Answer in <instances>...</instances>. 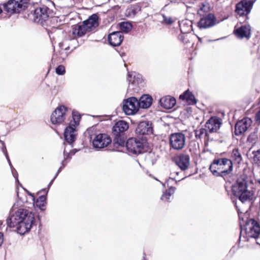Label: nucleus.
<instances>
[{
	"label": "nucleus",
	"instance_id": "50",
	"mask_svg": "<svg viewBox=\"0 0 260 260\" xmlns=\"http://www.w3.org/2000/svg\"><path fill=\"white\" fill-rule=\"evenodd\" d=\"M3 222L2 221H0V225H2Z\"/></svg>",
	"mask_w": 260,
	"mask_h": 260
},
{
	"label": "nucleus",
	"instance_id": "46",
	"mask_svg": "<svg viewBox=\"0 0 260 260\" xmlns=\"http://www.w3.org/2000/svg\"><path fill=\"white\" fill-rule=\"evenodd\" d=\"M229 169H230V168L228 166H222L221 167L220 170L224 171V170H228Z\"/></svg>",
	"mask_w": 260,
	"mask_h": 260
},
{
	"label": "nucleus",
	"instance_id": "5",
	"mask_svg": "<svg viewBox=\"0 0 260 260\" xmlns=\"http://www.w3.org/2000/svg\"><path fill=\"white\" fill-rule=\"evenodd\" d=\"M125 145L129 153L138 155L146 151L147 140L145 138H131L127 140Z\"/></svg>",
	"mask_w": 260,
	"mask_h": 260
},
{
	"label": "nucleus",
	"instance_id": "20",
	"mask_svg": "<svg viewBox=\"0 0 260 260\" xmlns=\"http://www.w3.org/2000/svg\"><path fill=\"white\" fill-rule=\"evenodd\" d=\"M123 39V36L121 31H114L110 34L108 40L112 46H119Z\"/></svg>",
	"mask_w": 260,
	"mask_h": 260
},
{
	"label": "nucleus",
	"instance_id": "23",
	"mask_svg": "<svg viewBox=\"0 0 260 260\" xmlns=\"http://www.w3.org/2000/svg\"><path fill=\"white\" fill-rule=\"evenodd\" d=\"M99 17L96 14L91 15L88 19L83 21V23L89 31H92L99 25Z\"/></svg>",
	"mask_w": 260,
	"mask_h": 260
},
{
	"label": "nucleus",
	"instance_id": "1",
	"mask_svg": "<svg viewBox=\"0 0 260 260\" xmlns=\"http://www.w3.org/2000/svg\"><path fill=\"white\" fill-rule=\"evenodd\" d=\"M233 194L242 203H251L254 195L253 191L248 188V181L245 177L239 178L232 185Z\"/></svg>",
	"mask_w": 260,
	"mask_h": 260
},
{
	"label": "nucleus",
	"instance_id": "45",
	"mask_svg": "<svg viewBox=\"0 0 260 260\" xmlns=\"http://www.w3.org/2000/svg\"><path fill=\"white\" fill-rule=\"evenodd\" d=\"M56 178L54 177L51 180V181L50 182V183H49L48 185V189L47 190H46V192L47 193L48 192V190L49 189V188L51 187V186L52 185L53 181H54V180Z\"/></svg>",
	"mask_w": 260,
	"mask_h": 260
},
{
	"label": "nucleus",
	"instance_id": "10",
	"mask_svg": "<svg viewBox=\"0 0 260 260\" xmlns=\"http://www.w3.org/2000/svg\"><path fill=\"white\" fill-rule=\"evenodd\" d=\"M51 12V10L45 6L36 8L33 14L34 21L43 25L44 23L48 19Z\"/></svg>",
	"mask_w": 260,
	"mask_h": 260
},
{
	"label": "nucleus",
	"instance_id": "51",
	"mask_svg": "<svg viewBox=\"0 0 260 260\" xmlns=\"http://www.w3.org/2000/svg\"><path fill=\"white\" fill-rule=\"evenodd\" d=\"M30 195L32 196V197H34V196H32L31 193H29Z\"/></svg>",
	"mask_w": 260,
	"mask_h": 260
},
{
	"label": "nucleus",
	"instance_id": "7",
	"mask_svg": "<svg viewBox=\"0 0 260 260\" xmlns=\"http://www.w3.org/2000/svg\"><path fill=\"white\" fill-rule=\"evenodd\" d=\"M169 142L171 148L175 150H180L185 145L186 137L181 132L173 133L170 136Z\"/></svg>",
	"mask_w": 260,
	"mask_h": 260
},
{
	"label": "nucleus",
	"instance_id": "13",
	"mask_svg": "<svg viewBox=\"0 0 260 260\" xmlns=\"http://www.w3.org/2000/svg\"><path fill=\"white\" fill-rule=\"evenodd\" d=\"M253 2L251 0H242L236 5L235 12L240 16H247L253 7Z\"/></svg>",
	"mask_w": 260,
	"mask_h": 260
},
{
	"label": "nucleus",
	"instance_id": "17",
	"mask_svg": "<svg viewBox=\"0 0 260 260\" xmlns=\"http://www.w3.org/2000/svg\"><path fill=\"white\" fill-rule=\"evenodd\" d=\"M222 124L221 119L218 117H211L206 122L205 127L210 133L217 132Z\"/></svg>",
	"mask_w": 260,
	"mask_h": 260
},
{
	"label": "nucleus",
	"instance_id": "22",
	"mask_svg": "<svg viewBox=\"0 0 260 260\" xmlns=\"http://www.w3.org/2000/svg\"><path fill=\"white\" fill-rule=\"evenodd\" d=\"M236 36L240 39H249L251 35V27L249 25H243L234 30Z\"/></svg>",
	"mask_w": 260,
	"mask_h": 260
},
{
	"label": "nucleus",
	"instance_id": "52",
	"mask_svg": "<svg viewBox=\"0 0 260 260\" xmlns=\"http://www.w3.org/2000/svg\"><path fill=\"white\" fill-rule=\"evenodd\" d=\"M258 182L260 184V179L258 180Z\"/></svg>",
	"mask_w": 260,
	"mask_h": 260
},
{
	"label": "nucleus",
	"instance_id": "35",
	"mask_svg": "<svg viewBox=\"0 0 260 260\" xmlns=\"http://www.w3.org/2000/svg\"><path fill=\"white\" fill-rule=\"evenodd\" d=\"M236 208H237V211L238 212L239 218V219L240 220V227H241V232H240V238H239V239H240L241 237L242 233L243 231V228H242V224L243 223L244 224V219L243 216H247V211H246L245 212V213H244V215H243L242 214V212L240 211V209L238 208L237 206H236Z\"/></svg>",
	"mask_w": 260,
	"mask_h": 260
},
{
	"label": "nucleus",
	"instance_id": "8",
	"mask_svg": "<svg viewBox=\"0 0 260 260\" xmlns=\"http://www.w3.org/2000/svg\"><path fill=\"white\" fill-rule=\"evenodd\" d=\"M244 226V231L247 237L257 238L260 234V225L254 219L246 220Z\"/></svg>",
	"mask_w": 260,
	"mask_h": 260
},
{
	"label": "nucleus",
	"instance_id": "27",
	"mask_svg": "<svg viewBox=\"0 0 260 260\" xmlns=\"http://www.w3.org/2000/svg\"><path fill=\"white\" fill-rule=\"evenodd\" d=\"M179 99L180 100L185 101L189 105H193L197 103V101L194 95L192 92H190L189 90H186L181 94L179 96Z\"/></svg>",
	"mask_w": 260,
	"mask_h": 260
},
{
	"label": "nucleus",
	"instance_id": "39",
	"mask_svg": "<svg viewBox=\"0 0 260 260\" xmlns=\"http://www.w3.org/2000/svg\"><path fill=\"white\" fill-rule=\"evenodd\" d=\"M65 72V67L62 65H59L56 68V73L59 75H63Z\"/></svg>",
	"mask_w": 260,
	"mask_h": 260
},
{
	"label": "nucleus",
	"instance_id": "34",
	"mask_svg": "<svg viewBox=\"0 0 260 260\" xmlns=\"http://www.w3.org/2000/svg\"><path fill=\"white\" fill-rule=\"evenodd\" d=\"M46 200V197L45 196H41L36 201V206L38 207L41 210H43L45 205Z\"/></svg>",
	"mask_w": 260,
	"mask_h": 260
},
{
	"label": "nucleus",
	"instance_id": "11",
	"mask_svg": "<svg viewBox=\"0 0 260 260\" xmlns=\"http://www.w3.org/2000/svg\"><path fill=\"white\" fill-rule=\"evenodd\" d=\"M28 0H9L3 4L5 11L10 15L19 13L23 4L27 3Z\"/></svg>",
	"mask_w": 260,
	"mask_h": 260
},
{
	"label": "nucleus",
	"instance_id": "19",
	"mask_svg": "<svg viewBox=\"0 0 260 260\" xmlns=\"http://www.w3.org/2000/svg\"><path fill=\"white\" fill-rule=\"evenodd\" d=\"M175 162L181 170H186L190 165V157L188 154H181L176 158Z\"/></svg>",
	"mask_w": 260,
	"mask_h": 260
},
{
	"label": "nucleus",
	"instance_id": "36",
	"mask_svg": "<svg viewBox=\"0 0 260 260\" xmlns=\"http://www.w3.org/2000/svg\"><path fill=\"white\" fill-rule=\"evenodd\" d=\"M195 137L197 139H201L204 135H207V129L204 128H201L199 129H196L194 131Z\"/></svg>",
	"mask_w": 260,
	"mask_h": 260
},
{
	"label": "nucleus",
	"instance_id": "49",
	"mask_svg": "<svg viewBox=\"0 0 260 260\" xmlns=\"http://www.w3.org/2000/svg\"><path fill=\"white\" fill-rule=\"evenodd\" d=\"M0 143L2 144H3V143H5L4 141H2L1 139H0Z\"/></svg>",
	"mask_w": 260,
	"mask_h": 260
},
{
	"label": "nucleus",
	"instance_id": "14",
	"mask_svg": "<svg viewBox=\"0 0 260 260\" xmlns=\"http://www.w3.org/2000/svg\"><path fill=\"white\" fill-rule=\"evenodd\" d=\"M67 108L64 106L58 107L52 113L50 119L52 124H59L66 119Z\"/></svg>",
	"mask_w": 260,
	"mask_h": 260
},
{
	"label": "nucleus",
	"instance_id": "16",
	"mask_svg": "<svg viewBox=\"0 0 260 260\" xmlns=\"http://www.w3.org/2000/svg\"><path fill=\"white\" fill-rule=\"evenodd\" d=\"M217 23V19L212 13H209L207 15L202 17L198 22V26L200 28H208L213 27Z\"/></svg>",
	"mask_w": 260,
	"mask_h": 260
},
{
	"label": "nucleus",
	"instance_id": "3",
	"mask_svg": "<svg viewBox=\"0 0 260 260\" xmlns=\"http://www.w3.org/2000/svg\"><path fill=\"white\" fill-rule=\"evenodd\" d=\"M95 128L90 127L87 130L89 138L92 141L94 148L101 149L107 147L111 143V139L106 134H94Z\"/></svg>",
	"mask_w": 260,
	"mask_h": 260
},
{
	"label": "nucleus",
	"instance_id": "4",
	"mask_svg": "<svg viewBox=\"0 0 260 260\" xmlns=\"http://www.w3.org/2000/svg\"><path fill=\"white\" fill-rule=\"evenodd\" d=\"M73 120L71 121L69 125L66 127L64 132V139L69 144H72L77 136L76 127L79 124L81 115L75 111L72 112Z\"/></svg>",
	"mask_w": 260,
	"mask_h": 260
},
{
	"label": "nucleus",
	"instance_id": "42",
	"mask_svg": "<svg viewBox=\"0 0 260 260\" xmlns=\"http://www.w3.org/2000/svg\"><path fill=\"white\" fill-rule=\"evenodd\" d=\"M200 11L207 12L209 11V6L203 3L202 7L200 9Z\"/></svg>",
	"mask_w": 260,
	"mask_h": 260
},
{
	"label": "nucleus",
	"instance_id": "47",
	"mask_svg": "<svg viewBox=\"0 0 260 260\" xmlns=\"http://www.w3.org/2000/svg\"><path fill=\"white\" fill-rule=\"evenodd\" d=\"M3 234L0 232V246L3 242Z\"/></svg>",
	"mask_w": 260,
	"mask_h": 260
},
{
	"label": "nucleus",
	"instance_id": "41",
	"mask_svg": "<svg viewBox=\"0 0 260 260\" xmlns=\"http://www.w3.org/2000/svg\"><path fill=\"white\" fill-rule=\"evenodd\" d=\"M63 155H64V158H63V160L61 162V165L63 166V167H64L66 165V164H64V161L68 159H70V154L68 152H66L65 150L63 151Z\"/></svg>",
	"mask_w": 260,
	"mask_h": 260
},
{
	"label": "nucleus",
	"instance_id": "38",
	"mask_svg": "<svg viewBox=\"0 0 260 260\" xmlns=\"http://www.w3.org/2000/svg\"><path fill=\"white\" fill-rule=\"evenodd\" d=\"M7 159V161L9 164V166L11 169V171H12V173L14 176V177L16 179V182L18 183V184H20L19 181H18V174L16 171V170L12 166V165L11 162V161H10V159L9 158V155H8V157H6Z\"/></svg>",
	"mask_w": 260,
	"mask_h": 260
},
{
	"label": "nucleus",
	"instance_id": "15",
	"mask_svg": "<svg viewBox=\"0 0 260 260\" xmlns=\"http://www.w3.org/2000/svg\"><path fill=\"white\" fill-rule=\"evenodd\" d=\"M252 123V120L248 117L244 118L237 121L235 126V135H240L248 131L250 128Z\"/></svg>",
	"mask_w": 260,
	"mask_h": 260
},
{
	"label": "nucleus",
	"instance_id": "28",
	"mask_svg": "<svg viewBox=\"0 0 260 260\" xmlns=\"http://www.w3.org/2000/svg\"><path fill=\"white\" fill-rule=\"evenodd\" d=\"M89 31L83 23L82 25H75L72 29V34L74 37H82Z\"/></svg>",
	"mask_w": 260,
	"mask_h": 260
},
{
	"label": "nucleus",
	"instance_id": "26",
	"mask_svg": "<svg viewBox=\"0 0 260 260\" xmlns=\"http://www.w3.org/2000/svg\"><path fill=\"white\" fill-rule=\"evenodd\" d=\"M152 102V98L148 94H144L141 96L138 101L139 108L146 109L149 107Z\"/></svg>",
	"mask_w": 260,
	"mask_h": 260
},
{
	"label": "nucleus",
	"instance_id": "48",
	"mask_svg": "<svg viewBox=\"0 0 260 260\" xmlns=\"http://www.w3.org/2000/svg\"><path fill=\"white\" fill-rule=\"evenodd\" d=\"M185 37L183 36H179V39H183V38H184Z\"/></svg>",
	"mask_w": 260,
	"mask_h": 260
},
{
	"label": "nucleus",
	"instance_id": "29",
	"mask_svg": "<svg viewBox=\"0 0 260 260\" xmlns=\"http://www.w3.org/2000/svg\"><path fill=\"white\" fill-rule=\"evenodd\" d=\"M141 8L139 5H132L126 9L125 12V15L127 17L133 18L137 15V14L141 11Z\"/></svg>",
	"mask_w": 260,
	"mask_h": 260
},
{
	"label": "nucleus",
	"instance_id": "37",
	"mask_svg": "<svg viewBox=\"0 0 260 260\" xmlns=\"http://www.w3.org/2000/svg\"><path fill=\"white\" fill-rule=\"evenodd\" d=\"M114 142L115 145H118V146H124L125 144V141L123 137H122L121 135L115 136L114 139Z\"/></svg>",
	"mask_w": 260,
	"mask_h": 260
},
{
	"label": "nucleus",
	"instance_id": "12",
	"mask_svg": "<svg viewBox=\"0 0 260 260\" xmlns=\"http://www.w3.org/2000/svg\"><path fill=\"white\" fill-rule=\"evenodd\" d=\"M139 108L138 99L135 97H131L123 102L122 109L128 115L135 114Z\"/></svg>",
	"mask_w": 260,
	"mask_h": 260
},
{
	"label": "nucleus",
	"instance_id": "30",
	"mask_svg": "<svg viewBox=\"0 0 260 260\" xmlns=\"http://www.w3.org/2000/svg\"><path fill=\"white\" fill-rule=\"evenodd\" d=\"M175 190V187L172 186L170 187L165 192H164L163 194L161 197V200L165 202H170V198L172 196V195L174 194Z\"/></svg>",
	"mask_w": 260,
	"mask_h": 260
},
{
	"label": "nucleus",
	"instance_id": "43",
	"mask_svg": "<svg viewBox=\"0 0 260 260\" xmlns=\"http://www.w3.org/2000/svg\"><path fill=\"white\" fill-rule=\"evenodd\" d=\"M2 151L4 153L6 157H8V152H7V149H6V145H5V143H3V144H2Z\"/></svg>",
	"mask_w": 260,
	"mask_h": 260
},
{
	"label": "nucleus",
	"instance_id": "40",
	"mask_svg": "<svg viewBox=\"0 0 260 260\" xmlns=\"http://www.w3.org/2000/svg\"><path fill=\"white\" fill-rule=\"evenodd\" d=\"M162 17L163 22L167 24H172L174 22L171 17H167L164 14L162 15Z\"/></svg>",
	"mask_w": 260,
	"mask_h": 260
},
{
	"label": "nucleus",
	"instance_id": "21",
	"mask_svg": "<svg viewBox=\"0 0 260 260\" xmlns=\"http://www.w3.org/2000/svg\"><path fill=\"white\" fill-rule=\"evenodd\" d=\"M129 127L128 123L124 120H119L113 127V134L115 136L120 135L126 131Z\"/></svg>",
	"mask_w": 260,
	"mask_h": 260
},
{
	"label": "nucleus",
	"instance_id": "44",
	"mask_svg": "<svg viewBox=\"0 0 260 260\" xmlns=\"http://www.w3.org/2000/svg\"><path fill=\"white\" fill-rule=\"evenodd\" d=\"M63 166L61 165V166L59 168L57 172H56L55 176L54 177L56 178L57 176L58 175L59 173L61 171L62 169L63 168Z\"/></svg>",
	"mask_w": 260,
	"mask_h": 260
},
{
	"label": "nucleus",
	"instance_id": "2",
	"mask_svg": "<svg viewBox=\"0 0 260 260\" xmlns=\"http://www.w3.org/2000/svg\"><path fill=\"white\" fill-rule=\"evenodd\" d=\"M233 166L231 159L225 158L215 159L211 164L209 169L214 176L224 177L232 172Z\"/></svg>",
	"mask_w": 260,
	"mask_h": 260
},
{
	"label": "nucleus",
	"instance_id": "18",
	"mask_svg": "<svg viewBox=\"0 0 260 260\" xmlns=\"http://www.w3.org/2000/svg\"><path fill=\"white\" fill-rule=\"evenodd\" d=\"M152 123L148 121L140 122L136 129V134L140 135H149L152 133Z\"/></svg>",
	"mask_w": 260,
	"mask_h": 260
},
{
	"label": "nucleus",
	"instance_id": "33",
	"mask_svg": "<svg viewBox=\"0 0 260 260\" xmlns=\"http://www.w3.org/2000/svg\"><path fill=\"white\" fill-rule=\"evenodd\" d=\"M252 154L253 163L260 168V149L256 151H253Z\"/></svg>",
	"mask_w": 260,
	"mask_h": 260
},
{
	"label": "nucleus",
	"instance_id": "32",
	"mask_svg": "<svg viewBox=\"0 0 260 260\" xmlns=\"http://www.w3.org/2000/svg\"><path fill=\"white\" fill-rule=\"evenodd\" d=\"M121 30L122 32L127 33L130 31L133 27L132 24L129 22H122L119 24Z\"/></svg>",
	"mask_w": 260,
	"mask_h": 260
},
{
	"label": "nucleus",
	"instance_id": "24",
	"mask_svg": "<svg viewBox=\"0 0 260 260\" xmlns=\"http://www.w3.org/2000/svg\"><path fill=\"white\" fill-rule=\"evenodd\" d=\"M127 80L129 82L128 89H130L131 86H136L141 83L142 78L141 75L136 72H131L127 74ZM132 89H134V87H132Z\"/></svg>",
	"mask_w": 260,
	"mask_h": 260
},
{
	"label": "nucleus",
	"instance_id": "25",
	"mask_svg": "<svg viewBox=\"0 0 260 260\" xmlns=\"http://www.w3.org/2000/svg\"><path fill=\"white\" fill-rule=\"evenodd\" d=\"M159 103L161 107L167 109L172 108L176 104L175 98L170 96H166L161 98L159 100Z\"/></svg>",
	"mask_w": 260,
	"mask_h": 260
},
{
	"label": "nucleus",
	"instance_id": "6",
	"mask_svg": "<svg viewBox=\"0 0 260 260\" xmlns=\"http://www.w3.org/2000/svg\"><path fill=\"white\" fill-rule=\"evenodd\" d=\"M14 206L12 207L10 211V216L7 219L8 226H14L20 223L24 218H27L30 214H34L31 212L24 208H19L16 211L14 212Z\"/></svg>",
	"mask_w": 260,
	"mask_h": 260
},
{
	"label": "nucleus",
	"instance_id": "9",
	"mask_svg": "<svg viewBox=\"0 0 260 260\" xmlns=\"http://www.w3.org/2000/svg\"><path fill=\"white\" fill-rule=\"evenodd\" d=\"M35 221L34 214H30L27 218L14 226H9L10 228H15L18 234L23 235L30 231Z\"/></svg>",
	"mask_w": 260,
	"mask_h": 260
},
{
	"label": "nucleus",
	"instance_id": "31",
	"mask_svg": "<svg viewBox=\"0 0 260 260\" xmlns=\"http://www.w3.org/2000/svg\"><path fill=\"white\" fill-rule=\"evenodd\" d=\"M231 157L235 163L240 164L242 160V157L239 150L238 149H234L231 154Z\"/></svg>",
	"mask_w": 260,
	"mask_h": 260
}]
</instances>
